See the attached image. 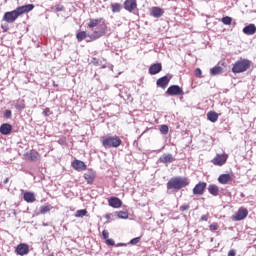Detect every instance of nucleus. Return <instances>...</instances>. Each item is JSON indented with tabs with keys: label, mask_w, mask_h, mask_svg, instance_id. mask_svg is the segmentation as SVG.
Listing matches in <instances>:
<instances>
[{
	"label": "nucleus",
	"mask_w": 256,
	"mask_h": 256,
	"mask_svg": "<svg viewBox=\"0 0 256 256\" xmlns=\"http://www.w3.org/2000/svg\"><path fill=\"white\" fill-rule=\"evenodd\" d=\"M205 189H207V183L199 182L193 188V193L194 195H203V193H205Z\"/></svg>",
	"instance_id": "6e6552de"
},
{
	"label": "nucleus",
	"mask_w": 256,
	"mask_h": 256,
	"mask_svg": "<svg viewBox=\"0 0 256 256\" xmlns=\"http://www.w3.org/2000/svg\"><path fill=\"white\" fill-rule=\"evenodd\" d=\"M189 209V205L180 206V211H187Z\"/></svg>",
	"instance_id": "c03bdc74"
},
{
	"label": "nucleus",
	"mask_w": 256,
	"mask_h": 256,
	"mask_svg": "<svg viewBox=\"0 0 256 256\" xmlns=\"http://www.w3.org/2000/svg\"><path fill=\"white\" fill-rule=\"evenodd\" d=\"M27 157L29 161H37V159H39V153L32 151L29 154H27Z\"/></svg>",
	"instance_id": "c756f323"
},
{
	"label": "nucleus",
	"mask_w": 256,
	"mask_h": 256,
	"mask_svg": "<svg viewBox=\"0 0 256 256\" xmlns=\"http://www.w3.org/2000/svg\"><path fill=\"white\" fill-rule=\"evenodd\" d=\"M50 115H51V109L46 108V109L43 111V116H44V117H49Z\"/></svg>",
	"instance_id": "ea45409f"
},
{
	"label": "nucleus",
	"mask_w": 256,
	"mask_h": 256,
	"mask_svg": "<svg viewBox=\"0 0 256 256\" xmlns=\"http://www.w3.org/2000/svg\"><path fill=\"white\" fill-rule=\"evenodd\" d=\"M17 255H28L29 254V245L25 243H21L16 247Z\"/></svg>",
	"instance_id": "ddd939ff"
},
{
	"label": "nucleus",
	"mask_w": 256,
	"mask_h": 256,
	"mask_svg": "<svg viewBox=\"0 0 256 256\" xmlns=\"http://www.w3.org/2000/svg\"><path fill=\"white\" fill-rule=\"evenodd\" d=\"M169 81H171V79H169V76H163L156 81V85L161 89H167V85H169Z\"/></svg>",
	"instance_id": "4468645a"
},
{
	"label": "nucleus",
	"mask_w": 256,
	"mask_h": 256,
	"mask_svg": "<svg viewBox=\"0 0 256 256\" xmlns=\"http://www.w3.org/2000/svg\"><path fill=\"white\" fill-rule=\"evenodd\" d=\"M124 9L131 13L137 9V0H125L124 2Z\"/></svg>",
	"instance_id": "9d476101"
},
{
	"label": "nucleus",
	"mask_w": 256,
	"mask_h": 256,
	"mask_svg": "<svg viewBox=\"0 0 256 256\" xmlns=\"http://www.w3.org/2000/svg\"><path fill=\"white\" fill-rule=\"evenodd\" d=\"M87 216V210L86 209H80L77 210L75 213V217L79 218V217H85Z\"/></svg>",
	"instance_id": "473e14b6"
},
{
	"label": "nucleus",
	"mask_w": 256,
	"mask_h": 256,
	"mask_svg": "<svg viewBox=\"0 0 256 256\" xmlns=\"http://www.w3.org/2000/svg\"><path fill=\"white\" fill-rule=\"evenodd\" d=\"M233 21V18L226 16L222 18V23L224 25H231V22Z\"/></svg>",
	"instance_id": "f704fd0d"
},
{
	"label": "nucleus",
	"mask_w": 256,
	"mask_h": 256,
	"mask_svg": "<svg viewBox=\"0 0 256 256\" xmlns=\"http://www.w3.org/2000/svg\"><path fill=\"white\" fill-rule=\"evenodd\" d=\"M57 11H62L63 9L61 7L56 8Z\"/></svg>",
	"instance_id": "3c124183"
},
{
	"label": "nucleus",
	"mask_w": 256,
	"mask_h": 256,
	"mask_svg": "<svg viewBox=\"0 0 256 256\" xmlns=\"http://www.w3.org/2000/svg\"><path fill=\"white\" fill-rule=\"evenodd\" d=\"M175 161V157H173V154H163L159 159L158 163H164V165H169L170 163H173Z\"/></svg>",
	"instance_id": "1a4fd4ad"
},
{
	"label": "nucleus",
	"mask_w": 256,
	"mask_h": 256,
	"mask_svg": "<svg viewBox=\"0 0 256 256\" xmlns=\"http://www.w3.org/2000/svg\"><path fill=\"white\" fill-rule=\"evenodd\" d=\"M251 67V61L240 59L233 64L232 73H245Z\"/></svg>",
	"instance_id": "7ed1b4c3"
},
{
	"label": "nucleus",
	"mask_w": 256,
	"mask_h": 256,
	"mask_svg": "<svg viewBox=\"0 0 256 256\" xmlns=\"http://www.w3.org/2000/svg\"><path fill=\"white\" fill-rule=\"evenodd\" d=\"M227 159H229V156L227 154H217L212 160V163L217 167H223V164L227 163Z\"/></svg>",
	"instance_id": "39448f33"
},
{
	"label": "nucleus",
	"mask_w": 256,
	"mask_h": 256,
	"mask_svg": "<svg viewBox=\"0 0 256 256\" xmlns=\"http://www.w3.org/2000/svg\"><path fill=\"white\" fill-rule=\"evenodd\" d=\"M102 237H103V239L108 240L109 239V232L107 230H103Z\"/></svg>",
	"instance_id": "a19ab883"
},
{
	"label": "nucleus",
	"mask_w": 256,
	"mask_h": 256,
	"mask_svg": "<svg viewBox=\"0 0 256 256\" xmlns=\"http://www.w3.org/2000/svg\"><path fill=\"white\" fill-rule=\"evenodd\" d=\"M167 95H170V97H175L179 95H183V88L180 87L179 85H171L167 91Z\"/></svg>",
	"instance_id": "423d86ee"
},
{
	"label": "nucleus",
	"mask_w": 256,
	"mask_h": 256,
	"mask_svg": "<svg viewBox=\"0 0 256 256\" xmlns=\"http://www.w3.org/2000/svg\"><path fill=\"white\" fill-rule=\"evenodd\" d=\"M201 74H202V71L200 70V68H197V69L195 70V75H196L197 77H201Z\"/></svg>",
	"instance_id": "37998d69"
},
{
	"label": "nucleus",
	"mask_w": 256,
	"mask_h": 256,
	"mask_svg": "<svg viewBox=\"0 0 256 256\" xmlns=\"http://www.w3.org/2000/svg\"><path fill=\"white\" fill-rule=\"evenodd\" d=\"M112 13H121L123 6L120 3L111 4Z\"/></svg>",
	"instance_id": "bb28decb"
},
{
	"label": "nucleus",
	"mask_w": 256,
	"mask_h": 256,
	"mask_svg": "<svg viewBox=\"0 0 256 256\" xmlns=\"http://www.w3.org/2000/svg\"><path fill=\"white\" fill-rule=\"evenodd\" d=\"M247 215H249V210H247V208L241 207L234 215V221H243V219L247 218Z\"/></svg>",
	"instance_id": "0eeeda50"
},
{
	"label": "nucleus",
	"mask_w": 256,
	"mask_h": 256,
	"mask_svg": "<svg viewBox=\"0 0 256 256\" xmlns=\"http://www.w3.org/2000/svg\"><path fill=\"white\" fill-rule=\"evenodd\" d=\"M122 141L119 136H108L102 140V145L105 149L117 148L121 145Z\"/></svg>",
	"instance_id": "20e7f679"
},
{
	"label": "nucleus",
	"mask_w": 256,
	"mask_h": 256,
	"mask_svg": "<svg viewBox=\"0 0 256 256\" xmlns=\"http://www.w3.org/2000/svg\"><path fill=\"white\" fill-rule=\"evenodd\" d=\"M108 205L113 209H119L123 205V202L118 197H110L108 199Z\"/></svg>",
	"instance_id": "f8f14e48"
},
{
	"label": "nucleus",
	"mask_w": 256,
	"mask_h": 256,
	"mask_svg": "<svg viewBox=\"0 0 256 256\" xmlns=\"http://www.w3.org/2000/svg\"><path fill=\"white\" fill-rule=\"evenodd\" d=\"M207 119L208 121H211V123H217L219 114L215 111H210L207 113Z\"/></svg>",
	"instance_id": "412c9836"
},
{
	"label": "nucleus",
	"mask_w": 256,
	"mask_h": 256,
	"mask_svg": "<svg viewBox=\"0 0 256 256\" xmlns=\"http://www.w3.org/2000/svg\"><path fill=\"white\" fill-rule=\"evenodd\" d=\"M105 35V29L95 30L92 35L89 36V39L86 41L89 43V41H97V39H101Z\"/></svg>",
	"instance_id": "9b49d317"
},
{
	"label": "nucleus",
	"mask_w": 256,
	"mask_h": 256,
	"mask_svg": "<svg viewBox=\"0 0 256 256\" xmlns=\"http://www.w3.org/2000/svg\"><path fill=\"white\" fill-rule=\"evenodd\" d=\"M106 245H110V247H113V245H115V240L108 238L106 240Z\"/></svg>",
	"instance_id": "79ce46f5"
},
{
	"label": "nucleus",
	"mask_w": 256,
	"mask_h": 256,
	"mask_svg": "<svg viewBox=\"0 0 256 256\" xmlns=\"http://www.w3.org/2000/svg\"><path fill=\"white\" fill-rule=\"evenodd\" d=\"M189 183V178L187 177H174L167 182V189H175L176 191H179L180 189L187 187Z\"/></svg>",
	"instance_id": "f03ea898"
},
{
	"label": "nucleus",
	"mask_w": 256,
	"mask_h": 256,
	"mask_svg": "<svg viewBox=\"0 0 256 256\" xmlns=\"http://www.w3.org/2000/svg\"><path fill=\"white\" fill-rule=\"evenodd\" d=\"M51 209H53V207H51V205L40 206V213H41V215H45V213H49V211H51Z\"/></svg>",
	"instance_id": "7c9ffc66"
},
{
	"label": "nucleus",
	"mask_w": 256,
	"mask_h": 256,
	"mask_svg": "<svg viewBox=\"0 0 256 256\" xmlns=\"http://www.w3.org/2000/svg\"><path fill=\"white\" fill-rule=\"evenodd\" d=\"M72 167L76 171H83V170H85L86 166H85V162H83L81 160H75L72 162Z\"/></svg>",
	"instance_id": "a211bd4d"
},
{
	"label": "nucleus",
	"mask_w": 256,
	"mask_h": 256,
	"mask_svg": "<svg viewBox=\"0 0 256 256\" xmlns=\"http://www.w3.org/2000/svg\"><path fill=\"white\" fill-rule=\"evenodd\" d=\"M7 183H9V178H5L4 180V185H7Z\"/></svg>",
	"instance_id": "09e8293b"
},
{
	"label": "nucleus",
	"mask_w": 256,
	"mask_h": 256,
	"mask_svg": "<svg viewBox=\"0 0 256 256\" xmlns=\"http://www.w3.org/2000/svg\"><path fill=\"white\" fill-rule=\"evenodd\" d=\"M102 69H107V65L102 64Z\"/></svg>",
	"instance_id": "8fccbe9b"
},
{
	"label": "nucleus",
	"mask_w": 256,
	"mask_h": 256,
	"mask_svg": "<svg viewBox=\"0 0 256 256\" xmlns=\"http://www.w3.org/2000/svg\"><path fill=\"white\" fill-rule=\"evenodd\" d=\"M89 37H91V35L87 34L85 31H81L76 34V39L79 41V43L85 39H89Z\"/></svg>",
	"instance_id": "b1692460"
},
{
	"label": "nucleus",
	"mask_w": 256,
	"mask_h": 256,
	"mask_svg": "<svg viewBox=\"0 0 256 256\" xmlns=\"http://www.w3.org/2000/svg\"><path fill=\"white\" fill-rule=\"evenodd\" d=\"M231 181V175L230 174H222L218 177V182L221 183V185H227Z\"/></svg>",
	"instance_id": "4be33fe9"
},
{
	"label": "nucleus",
	"mask_w": 256,
	"mask_h": 256,
	"mask_svg": "<svg viewBox=\"0 0 256 256\" xmlns=\"http://www.w3.org/2000/svg\"><path fill=\"white\" fill-rule=\"evenodd\" d=\"M4 117H5V119H11V117H12V112H11V110H6V111L4 112Z\"/></svg>",
	"instance_id": "4c0bfd02"
},
{
	"label": "nucleus",
	"mask_w": 256,
	"mask_h": 256,
	"mask_svg": "<svg viewBox=\"0 0 256 256\" xmlns=\"http://www.w3.org/2000/svg\"><path fill=\"white\" fill-rule=\"evenodd\" d=\"M163 70V66L161 63L152 64L149 68L150 75H157V73H161Z\"/></svg>",
	"instance_id": "2eb2a0df"
},
{
	"label": "nucleus",
	"mask_w": 256,
	"mask_h": 256,
	"mask_svg": "<svg viewBox=\"0 0 256 256\" xmlns=\"http://www.w3.org/2000/svg\"><path fill=\"white\" fill-rule=\"evenodd\" d=\"M152 17H162L163 16V9L159 8V7H154L152 8V12H151Z\"/></svg>",
	"instance_id": "393cba45"
},
{
	"label": "nucleus",
	"mask_w": 256,
	"mask_h": 256,
	"mask_svg": "<svg viewBox=\"0 0 256 256\" xmlns=\"http://www.w3.org/2000/svg\"><path fill=\"white\" fill-rule=\"evenodd\" d=\"M14 105L15 109L18 111H23V109H25V102L23 100H17Z\"/></svg>",
	"instance_id": "c85d7f7f"
},
{
	"label": "nucleus",
	"mask_w": 256,
	"mask_h": 256,
	"mask_svg": "<svg viewBox=\"0 0 256 256\" xmlns=\"http://www.w3.org/2000/svg\"><path fill=\"white\" fill-rule=\"evenodd\" d=\"M160 133H162V135H167V133H169V126L161 125L160 126Z\"/></svg>",
	"instance_id": "72a5a7b5"
},
{
	"label": "nucleus",
	"mask_w": 256,
	"mask_h": 256,
	"mask_svg": "<svg viewBox=\"0 0 256 256\" xmlns=\"http://www.w3.org/2000/svg\"><path fill=\"white\" fill-rule=\"evenodd\" d=\"M91 63L95 65L96 67L101 65V62L97 58H92Z\"/></svg>",
	"instance_id": "58836bf2"
},
{
	"label": "nucleus",
	"mask_w": 256,
	"mask_h": 256,
	"mask_svg": "<svg viewBox=\"0 0 256 256\" xmlns=\"http://www.w3.org/2000/svg\"><path fill=\"white\" fill-rule=\"evenodd\" d=\"M235 255H237V252L235 250H230L228 252V256H235Z\"/></svg>",
	"instance_id": "a18cd8bd"
},
{
	"label": "nucleus",
	"mask_w": 256,
	"mask_h": 256,
	"mask_svg": "<svg viewBox=\"0 0 256 256\" xmlns=\"http://www.w3.org/2000/svg\"><path fill=\"white\" fill-rule=\"evenodd\" d=\"M139 241H141V237L133 238L132 240H130V245H137Z\"/></svg>",
	"instance_id": "c9c22d12"
},
{
	"label": "nucleus",
	"mask_w": 256,
	"mask_h": 256,
	"mask_svg": "<svg viewBox=\"0 0 256 256\" xmlns=\"http://www.w3.org/2000/svg\"><path fill=\"white\" fill-rule=\"evenodd\" d=\"M23 199L24 201H26V203H35V201H37V199L35 198V193L33 192H25L23 195Z\"/></svg>",
	"instance_id": "6ab92c4d"
},
{
	"label": "nucleus",
	"mask_w": 256,
	"mask_h": 256,
	"mask_svg": "<svg viewBox=\"0 0 256 256\" xmlns=\"http://www.w3.org/2000/svg\"><path fill=\"white\" fill-rule=\"evenodd\" d=\"M244 35H255L256 34V26L255 24H249L243 28Z\"/></svg>",
	"instance_id": "f3484780"
},
{
	"label": "nucleus",
	"mask_w": 256,
	"mask_h": 256,
	"mask_svg": "<svg viewBox=\"0 0 256 256\" xmlns=\"http://www.w3.org/2000/svg\"><path fill=\"white\" fill-rule=\"evenodd\" d=\"M13 131V126L9 123H4L0 126L1 135H9Z\"/></svg>",
	"instance_id": "dca6fc26"
},
{
	"label": "nucleus",
	"mask_w": 256,
	"mask_h": 256,
	"mask_svg": "<svg viewBox=\"0 0 256 256\" xmlns=\"http://www.w3.org/2000/svg\"><path fill=\"white\" fill-rule=\"evenodd\" d=\"M223 68L221 66H215L210 70V75H221Z\"/></svg>",
	"instance_id": "cd10ccee"
},
{
	"label": "nucleus",
	"mask_w": 256,
	"mask_h": 256,
	"mask_svg": "<svg viewBox=\"0 0 256 256\" xmlns=\"http://www.w3.org/2000/svg\"><path fill=\"white\" fill-rule=\"evenodd\" d=\"M116 214L119 219H129V213H127L126 211H118L116 212Z\"/></svg>",
	"instance_id": "2f4dec72"
},
{
	"label": "nucleus",
	"mask_w": 256,
	"mask_h": 256,
	"mask_svg": "<svg viewBox=\"0 0 256 256\" xmlns=\"http://www.w3.org/2000/svg\"><path fill=\"white\" fill-rule=\"evenodd\" d=\"M33 9H35V5L33 4L19 6L13 11L6 12L3 16V21H6V23H15L19 16L23 15V13H29V11H33Z\"/></svg>",
	"instance_id": "f257e3e1"
},
{
	"label": "nucleus",
	"mask_w": 256,
	"mask_h": 256,
	"mask_svg": "<svg viewBox=\"0 0 256 256\" xmlns=\"http://www.w3.org/2000/svg\"><path fill=\"white\" fill-rule=\"evenodd\" d=\"M209 220V216L208 215H202L201 216V221H208Z\"/></svg>",
	"instance_id": "49530a36"
},
{
	"label": "nucleus",
	"mask_w": 256,
	"mask_h": 256,
	"mask_svg": "<svg viewBox=\"0 0 256 256\" xmlns=\"http://www.w3.org/2000/svg\"><path fill=\"white\" fill-rule=\"evenodd\" d=\"M208 192L210 193V195L217 197V195H219V187L215 184H210L208 186Z\"/></svg>",
	"instance_id": "5701e85b"
},
{
	"label": "nucleus",
	"mask_w": 256,
	"mask_h": 256,
	"mask_svg": "<svg viewBox=\"0 0 256 256\" xmlns=\"http://www.w3.org/2000/svg\"><path fill=\"white\" fill-rule=\"evenodd\" d=\"M84 179L87 181L89 185L95 181V172L93 170H89L84 174Z\"/></svg>",
	"instance_id": "aec40b11"
},
{
	"label": "nucleus",
	"mask_w": 256,
	"mask_h": 256,
	"mask_svg": "<svg viewBox=\"0 0 256 256\" xmlns=\"http://www.w3.org/2000/svg\"><path fill=\"white\" fill-rule=\"evenodd\" d=\"M118 246H119V247H126L127 244H125V243H120V244H118Z\"/></svg>",
	"instance_id": "de8ad7c7"
},
{
	"label": "nucleus",
	"mask_w": 256,
	"mask_h": 256,
	"mask_svg": "<svg viewBox=\"0 0 256 256\" xmlns=\"http://www.w3.org/2000/svg\"><path fill=\"white\" fill-rule=\"evenodd\" d=\"M210 231H217V229H219V225H217V223H212L209 226Z\"/></svg>",
	"instance_id": "e433bc0d"
},
{
	"label": "nucleus",
	"mask_w": 256,
	"mask_h": 256,
	"mask_svg": "<svg viewBox=\"0 0 256 256\" xmlns=\"http://www.w3.org/2000/svg\"><path fill=\"white\" fill-rule=\"evenodd\" d=\"M101 21H103V18L90 19V21L88 23L89 29H93V27H97V25H99V23H101Z\"/></svg>",
	"instance_id": "a878e982"
}]
</instances>
